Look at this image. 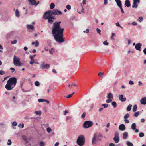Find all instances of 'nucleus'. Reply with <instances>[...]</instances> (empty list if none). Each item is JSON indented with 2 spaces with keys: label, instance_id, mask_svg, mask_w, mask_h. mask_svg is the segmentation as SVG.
Returning a JSON list of instances; mask_svg holds the SVG:
<instances>
[{
  "label": "nucleus",
  "instance_id": "49530a36",
  "mask_svg": "<svg viewBox=\"0 0 146 146\" xmlns=\"http://www.w3.org/2000/svg\"><path fill=\"white\" fill-rule=\"evenodd\" d=\"M139 112H137L135 113L133 115L135 117H137L139 115Z\"/></svg>",
  "mask_w": 146,
  "mask_h": 146
},
{
  "label": "nucleus",
  "instance_id": "bf43d9fd",
  "mask_svg": "<svg viewBox=\"0 0 146 146\" xmlns=\"http://www.w3.org/2000/svg\"><path fill=\"white\" fill-rule=\"evenodd\" d=\"M44 99H39L38 100V101L39 102H44Z\"/></svg>",
  "mask_w": 146,
  "mask_h": 146
},
{
  "label": "nucleus",
  "instance_id": "7c9ffc66",
  "mask_svg": "<svg viewBox=\"0 0 146 146\" xmlns=\"http://www.w3.org/2000/svg\"><path fill=\"white\" fill-rule=\"evenodd\" d=\"M35 113L36 115H40L41 114V111H35Z\"/></svg>",
  "mask_w": 146,
  "mask_h": 146
},
{
  "label": "nucleus",
  "instance_id": "f03ea898",
  "mask_svg": "<svg viewBox=\"0 0 146 146\" xmlns=\"http://www.w3.org/2000/svg\"><path fill=\"white\" fill-rule=\"evenodd\" d=\"M17 79L15 77L11 78L7 81L5 88L8 90H11L15 87Z\"/></svg>",
  "mask_w": 146,
  "mask_h": 146
},
{
  "label": "nucleus",
  "instance_id": "58836bf2",
  "mask_svg": "<svg viewBox=\"0 0 146 146\" xmlns=\"http://www.w3.org/2000/svg\"><path fill=\"white\" fill-rule=\"evenodd\" d=\"M17 42V40H15L13 41H11V44H16Z\"/></svg>",
  "mask_w": 146,
  "mask_h": 146
},
{
  "label": "nucleus",
  "instance_id": "ddd939ff",
  "mask_svg": "<svg viewBox=\"0 0 146 146\" xmlns=\"http://www.w3.org/2000/svg\"><path fill=\"white\" fill-rule=\"evenodd\" d=\"M22 139L25 143H27L29 141L30 139L27 138L26 136L23 135L22 136Z\"/></svg>",
  "mask_w": 146,
  "mask_h": 146
},
{
  "label": "nucleus",
  "instance_id": "3c124183",
  "mask_svg": "<svg viewBox=\"0 0 146 146\" xmlns=\"http://www.w3.org/2000/svg\"><path fill=\"white\" fill-rule=\"evenodd\" d=\"M12 124L14 126H16L17 125V123L15 121H14L12 123Z\"/></svg>",
  "mask_w": 146,
  "mask_h": 146
},
{
  "label": "nucleus",
  "instance_id": "de8ad7c7",
  "mask_svg": "<svg viewBox=\"0 0 146 146\" xmlns=\"http://www.w3.org/2000/svg\"><path fill=\"white\" fill-rule=\"evenodd\" d=\"M66 8L67 9L70 10L71 9V6L70 5H68L66 6Z\"/></svg>",
  "mask_w": 146,
  "mask_h": 146
},
{
  "label": "nucleus",
  "instance_id": "ea45409f",
  "mask_svg": "<svg viewBox=\"0 0 146 146\" xmlns=\"http://www.w3.org/2000/svg\"><path fill=\"white\" fill-rule=\"evenodd\" d=\"M48 22L49 23H50V24H51L53 22V20H52V19H51L50 18L48 19Z\"/></svg>",
  "mask_w": 146,
  "mask_h": 146
},
{
  "label": "nucleus",
  "instance_id": "f8f14e48",
  "mask_svg": "<svg viewBox=\"0 0 146 146\" xmlns=\"http://www.w3.org/2000/svg\"><path fill=\"white\" fill-rule=\"evenodd\" d=\"M136 125L135 123H133L131 126V128L133 130H135V133H137L139 132V130L138 129H136Z\"/></svg>",
  "mask_w": 146,
  "mask_h": 146
},
{
  "label": "nucleus",
  "instance_id": "473e14b6",
  "mask_svg": "<svg viewBox=\"0 0 146 146\" xmlns=\"http://www.w3.org/2000/svg\"><path fill=\"white\" fill-rule=\"evenodd\" d=\"M130 116V115L128 113L126 114L124 116V118L125 119H127Z\"/></svg>",
  "mask_w": 146,
  "mask_h": 146
},
{
  "label": "nucleus",
  "instance_id": "2f4dec72",
  "mask_svg": "<svg viewBox=\"0 0 146 146\" xmlns=\"http://www.w3.org/2000/svg\"><path fill=\"white\" fill-rule=\"evenodd\" d=\"M46 131L48 133H50L52 132V129L48 127L46 129Z\"/></svg>",
  "mask_w": 146,
  "mask_h": 146
},
{
  "label": "nucleus",
  "instance_id": "7ed1b4c3",
  "mask_svg": "<svg viewBox=\"0 0 146 146\" xmlns=\"http://www.w3.org/2000/svg\"><path fill=\"white\" fill-rule=\"evenodd\" d=\"M76 142L78 145L80 146L84 145L85 142L84 136L82 135H80L77 140Z\"/></svg>",
  "mask_w": 146,
  "mask_h": 146
},
{
  "label": "nucleus",
  "instance_id": "c03bdc74",
  "mask_svg": "<svg viewBox=\"0 0 146 146\" xmlns=\"http://www.w3.org/2000/svg\"><path fill=\"white\" fill-rule=\"evenodd\" d=\"M144 133L143 132H141L139 134V136L140 137H144Z\"/></svg>",
  "mask_w": 146,
  "mask_h": 146
},
{
  "label": "nucleus",
  "instance_id": "412c9836",
  "mask_svg": "<svg viewBox=\"0 0 146 146\" xmlns=\"http://www.w3.org/2000/svg\"><path fill=\"white\" fill-rule=\"evenodd\" d=\"M31 5H35L36 3V0H28Z\"/></svg>",
  "mask_w": 146,
  "mask_h": 146
},
{
  "label": "nucleus",
  "instance_id": "680f3d73",
  "mask_svg": "<svg viewBox=\"0 0 146 146\" xmlns=\"http://www.w3.org/2000/svg\"><path fill=\"white\" fill-rule=\"evenodd\" d=\"M129 84L130 85H133L134 84L133 82L131 80L129 81Z\"/></svg>",
  "mask_w": 146,
  "mask_h": 146
},
{
  "label": "nucleus",
  "instance_id": "9d476101",
  "mask_svg": "<svg viewBox=\"0 0 146 146\" xmlns=\"http://www.w3.org/2000/svg\"><path fill=\"white\" fill-rule=\"evenodd\" d=\"M40 66L42 69H44L45 68L48 69L50 67V65L49 64H45L44 63H43L41 64Z\"/></svg>",
  "mask_w": 146,
  "mask_h": 146
},
{
  "label": "nucleus",
  "instance_id": "20e7f679",
  "mask_svg": "<svg viewBox=\"0 0 146 146\" xmlns=\"http://www.w3.org/2000/svg\"><path fill=\"white\" fill-rule=\"evenodd\" d=\"M13 64L16 66L20 67L22 65L20 61V59L18 57L14 56L13 58Z\"/></svg>",
  "mask_w": 146,
  "mask_h": 146
},
{
  "label": "nucleus",
  "instance_id": "f704fd0d",
  "mask_svg": "<svg viewBox=\"0 0 146 146\" xmlns=\"http://www.w3.org/2000/svg\"><path fill=\"white\" fill-rule=\"evenodd\" d=\"M143 18L142 17H139V18L138 19V21L140 22H141L143 21Z\"/></svg>",
  "mask_w": 146,
  "mask_h": 146
},
{
  "label": "nucleus",
  "instance_id": "6e6d98bb",
  "mask_svg": "<svg viewBox=\"0 0 146 146\" xmlns=\"http://www.w3.org/2000/svg\"><path fill=\"white\" fill-rule=\"evenodd\" d=\"M115 35V34L114 33H112V36L111 37V39L112 40H113L114 39V38H113V36H114Z\"/></svg>",
  "mask_w": 146,
  "mask_h": 146
},
{
  "label": "nucleus",
  "instance_id": "c9c22d12",
  "mask_svg": "<svg viewBox=\"0 0 146 146\" xmlns=\"http://www.w3.org/2000/svg\"><path fill=\"white\" fill-rule=\"evenodd\" d=\"M55 7V5L53 3H51L50 5V8L51 9H53Z\"/></svg>",
  "mask_w": 146,
  "mask_h": 146
},
{
  "label": "nucleus",
  "instance_id": "72a5a7b5",
  "mask_svg": "<svg viewBox=\"0 0 146 146\" xmlns=\"http://www.w3.org/2000/svg\"><path fill=\"white\" fill-rule=\"evenodd\" d=\"M74 93V92L72 94H69L66 96V98H70Z\"/></svg>",
  "mask_w": 146,
  "mask_h": 146
},
{
  "label": "nucleus",
  "instance_id": "2eb2a0df",
  "mask_svg": "<svg viewBox=\"0 0 146 146\" xmlns=\"http://www.w3.org/2000/svg\"><path fill=\"white\" fill-rule=\"evenodd\" d=\"M119 128L120 130L124 131L125 129V127L124 124H121L119 126Z\"/></svg>",
  "mask_w": 146,
  "mask_h": 146
},
{
  "label": "nucleus",
  "instance_id": "423d86ee",
  "mask_svg": "<svg viewBox=\"0 0 146 146\" xmlns=\"http://www.w3.org/2000/svg\"><path fill=\"white\" fill-rule=\"evenodd\" d=\"M101 140V139L98 138V133H96L94 135L92 139V143L93 145H94L96 143V142Z\"/></svg>",
  "mask_w": 146,
  "mask_h": 146
},
{
  "label": "nucleus",
  "instance_id": "5701e85b",
  "mask_svg": "<svg viewBox=\"0 0 146 146\" xmlns=\"http://www.w3.org/2000/svg\"><path fill=\"white\" fill-rule=\"evenodd\" d=\"M15 15L17 17L20 16L19 12L18 9H16L15 11Z\"/></svg>",
  "mask_w": 146,
  "mask_h": 146
},
{
  "label": "nucleus",
  "instance_id": "6ab92c4d",
  "mask_svg": "<svg viewBox=\"0 0 146 146\" xmlns=\"http://www.w3.org/2000/svg\"><path fill=\"white\" fill-rule=\"evenodd\" d=\"M125 6H126L127 7H129L130 6V2L129 0H126L125 2Z\"/></svg>",
  "mask_w": 146,
  "mask_h": 146
},
{
  "label": "nucleus",
  "instance_id": "39448f33",
  "mask_svg": "<svg viewBox=\"0 0 146 146\" xmlns=\"http://www.w3.org/2000/svg\"><path fill=\"white\" fill-rule=\"evenodd\" d=\"M93 122L91 121H86L84 123L83 127L87 128L91 127L93 125Z\"/></svg>",
  "mask_w": 146,
  "mask_h": 146
},
{
  "label": "nucleus",
  "instance_id": "0e129e2a",
  "mask_svg": "<svg viewBox=\"0 0 146 146\" xmlns=\"http://www.w3.org/2000/svg\"><path fill=\"white\" fill-rule=\"evenodd\" d=\"M68 113V110H66L64 111V115H66V114Z\"/></svg>",
  "mask_w": 146,
  "mask_h": 146
},
{
  "label": "nucleus",
  "instance_id": "338daca9",
  "mask_svg": "<svg viewBox=\"0 0 146 146\" xmlns=\"http://www.w3.org/2000/svg\"><path fill=\"white\" fill-rule=\"evenodd\" d=\"M10 69L12 70V72L13 73L15 71V69L14 68H10Z\"/></svg>",
  "mask_w": 146,
  "mask_h": 146
},
{
  "label": "nucleus",
  "instance_id": "393cba45",
  "mask_svg": "<svg viewBox=\"0 0 146 146\" xmlns=\"http://www.w3.org/2000/svg\"><path fill=\"white\" fill-rule=\"evenodd\" d=\"M138 5L137 4V3L133 2L132 7L133 8H137V7Z\"/></svg>",
  "mask_w": 146,
  "mask_h": 146
},
{
  "label": "nucleus",
  "instance_id": "9b49d317",
  "mask_svg": "<svg viewBox=\"0 0 146 146\" xmlns=\"http://www.w3.org/2000/svg\"><path fill=\"white\" fill-rule=\"evenodd\" d=\"M141 44L140 43H138L135 46V48L137 50H138L139 51H141Z\"/></svg>",
  "mask_w": 146,
  "mask_h": 146
},
{
  "label": "nucleus",
  "instance_id": "dca6fc26",
  "mask_svg": "<svg viewBox=\"0 0 146 146\" xmlns=\"http://www.w3.org/2000/svg\"><path fill=\"white\" fill-rule=\"evenodd\" d=\"M123 95H120L119 96V99L121 102H125L126 100V98L125 97L123 98Z\"/></svg>",
  "mask_w": 146,
  "mask_h": 146
},
{
  "label": "nucleus",
  "instance_id": "774afa93",
  "mask_svg": "<svg viewBox=\"0 0 146 146\" xmlns=\"http://www.w3.org/2000/svg\"><path fill=\"white\" fill-rule=\"evenodd\" d=\"M143 53H144V54L146 55V48H145L143 50Z\"/></svg>",
  "mask_w": 146,
  "mask_h": 146
},
{
  "label": "nucleus",
  "instance_id": "1a4fd4ad",
  "mask_svg": "<svg viewBox=\"0 0 146 146\" xmlns=\"http://www.w3.org/2000/svg\"><path fill=\"white\" fill-rule=\"evenodd\" d=\"M113 140L116 143H117L119 141V133L118 132H115Z\"/></svg>",
  "mask_w": 146,
  "mask_h": 146
},
{
  "label": "nucleus",
  "instance_id": "e2e57ef3",
  "mask_svg": "<svg viewBox=\"0 0 146 146\" xmlns=\"http://www.w3.org/2000/svg\"><path fill=\"white\" fill-rule=\"evenodd\" d=\"M132 25L134 26H136L137 25V23L135 21L133 22L132 23Z\"/></svg>",
  "mask_w": 146,
  "mask_h": 146
},
{
  "label": "nucleus",
  "instance_id": "09e8293b",
  "mask_svg": "<svg viewBox=\"0 0 146 146\" xmlns=\"http://www.w3.org/2000/svg\"><path fill=\"white\" fill-rule=\"evenodd\" d=\"M8 142L7 143V145L9 146L11 145L12 143L11 140L10 139H9L8 140Z\"/></svg>",
  "mask_w": 146,
  "mask_h": 146
},
{
  "label": "nucleus",
  "instance_id": "4d7b16f0",
  "mask_svg": "<svg viewBox=\"0 0 146 146\" xmlns=\"http://www.w3.org/2000/svg\"><path fill=\"white\" fill-rule=\"evenodd\" d=\"M5 74V72L3 70H0V74L1 75H3Z\"/></svg>",
  "mask_w": 146,
  "mask_h": 146
},
{
  "label": "nucleus",
  "instance_id": "4c0bfd02",
  "mask_svg": "<svg viewBox=\"0 0 146 146\" xmlns=\"http://www.w3.org/2000/svg\"><path fill=\"white\" fill-rule=\"evenodd\" d=\"M49 51L51 54H52L54 52V50L53 48H52L49 50Z\"/></svg>",
  "mask_w": 146,
  "mask_h": 146
},
{
  "label": "nucleus",
  "instance_id": "c756f323",
  "mask_svg": "<svg viewBox=\"0 0 146 146\" xmlns=\"http://www.w3.org/2000/svg\"><path fill=\"white\" fill-rule=\"evenodd\" d=\"M103 75L104 73L103 72H100L98 73V75L101 77H103Z\"/></svg>",
  "mask_w": 146,
  "mask_h": 146
},
{
  "label": "nucleus",
  "instance_id": "f3484780",
  "mask_svg": "<svg viewBox=\"0 0 146 146\" xmlns=\"http://www.w3.org/2000/svg\"><path fill=\"white\" fill-rule=\"evenodd\" d=\"M27 27L28 29L31 30V31L33 30L34 29V27L31 25H27Z\"/></svg>",
  "mask_w": 146,
  "mask_h": 146
},
{
  "label": "nucleus",
  "instance_id": "4be33fe9",
  "mask_svg": "<svg viewBox=\"0 0 146 146\" xmlns=\"http://www.w3.org/2000/svg\"><path fill=\"white\" fill-rule=\"evenodd\" d=\"M32 45L35 44V46L36 47H37L38 46L39 43L38 42L37 40H36L35 42H32Z\"/></svg>",
  "mask_w": 146,
  "mask_h": 146
},
{
  "label": "nucleus",
  "instance_id": "8fccbe9b",
  "mask_svg": "<svg viewBox=\"0 0 146 146\" xmlns=\"http://www.w3.org/2000/svg\"><path fill=\"white\" fill-rule=\"evenodd\" d=\"M96 31L100 35L101 34V30L98 29V28L96 29Z\"/></svg>",
  "mask_w": 146,
  "mask_h": 146
},
{
  "label": "nucleus",
  "instance_id": "a878e982",
  "mask_svg": "<svg viewBox=\"0 0 146 146\" xmlns=\"http://www.w3.org/2000/svg\"><path fill=\"white\" fill-rule=\"evenodd\" d=\"M132 106V105L129 104L127 108V111H129L131 110V107Z\"/></svg>",
  "mask_w": 146,
  "mask_h": 146
},
{
  "label": "nucleus",
  "instance_id": "13d9d810",
  "mask_svg": "<svg viewBox=\"0 0 146 146\" xmlns=\"http://www.w3.org/2000/svg\"><path fill=\"white\" fill-rule=\"evenodd\" d=\"M103 43L105 45H108V43L107 42V41H104Z\"/></svg>",
  "mask_w": 146,
  "mask_h": 146
},
{
  "label": "nucleus",
  "instance_id": "bb28decb",
  "mask_svg": "<svg viewBox=\"0 0 146 146\" xmlns=\"http://www.w3.org/2000/svg\"><path fill=\"white\" fill-rule=\"evenodd\" d=\"M137 108V106L136 105H135L133 106V111L134 112L136 111Z\"/></svg>",
  "mask_w": 146,
  "mask_h": 146
},
{
  "label": "nucleus",
  "instance_id": "a18cd8bd",
  "mask_svg": "<svg viewBox=\"0 0 146 146\" xmlns=\"http://www.w3.org/2000/svg\"><path fill=\"white\" fill-rule=\"evenodd\" d=\"M18 126L19 127L23 128L24 127V124L23 123L22 124H19L18 125Z\"/></svg>",
  "mask_w": 146,
  "mask_h": 146
},
{
  "label": "nucleus",
  "instance_id": "a19ab883",
  "mask_svg": "<svg viewBox=\"0 0 146 146\" xmlns=\"http://www.w3.org/2000/svg\"><path fill=\"white\" fill-rule=\"evenodd\" d=\"M34 84L36 86H38L40 85V83H39V82L38 81H36L35 82V84Z\"/></svg>",
  "mask_w": 146,
  "mask_h": 146
},
{
  "label": "nucleus",
  "instance_id": "cd10ccee",
  "mask_svg": "<svg viewBox=\"0 0 146 146\" xmlns=\"http://www.w3.org/2000/svg\"><path fill=\"white\" fill-rule=\"evenodd\" d=\"M126 144L128 146H134L129 141L127 142Z\"/></svg>",
  "mask_w": 146,
  "mask_h": 146
},
{
  "label": "nucleus",
  "instance_id": "e433bc0d",
  "mask_svg": "<svg viewBox=\"0 0 146 146\" xmlns=\"http://www.w3.org/2000/svg\"><path fill=\"white\" fill-rule=\"evenodd\" d=\"M112 100L110 99H108L106 100V102L107 103H109L111 102Z\"/></svg>",
  "mask_w": 146,
  "mask_h": 146
},
{
  "label": "nucleus",
  "instance_id": "864d4df0",
  "mask_svg": "<svg viewBox=\"0 0 146 146\" xmlns=\"http://www.w3.org/2000/svg\"><path fill=\"white\" fill-rule=\"evenodd\" d=\"M115 25L116 26H117L120 27L121 28H123L120 25L119 23L118 22H117L116 23Z\"/></svg>",
  "mask_w": 146,
  "mask_h": 146
},
{
  "label": "nucleus",
  "instance_id": "aec40b11",
  "mask_svg": "<svg viewBox=\"0 0 146 146\" xmlns=\"http://www.w3.org/2000/svg\"><path fill=\"white\" fill-rule=\"evenodd\" d=\"M115 1L119 7L122 6L121 2L120 0H115Z\"/></svg>",
  "mask_w": 146,
  "mask_h": 146
},
{
  "label": "nucleus",
  "instance_id": "0eeeda50",
  "mask_svg": "<svg viewBox=\"0 0 146 146\" xmlns=\"http://www.w3.org/2000/svg\"><path fill=\"white\" fill-rule=\"evenodd\" d=\"M51 15H52L51 10H49L46 12L44 14L43 17L45 19H48L50 18Z\"/></svg>",
  "mask_w": 146,
  "mask_h": 146
},
{
  "label": "nucleus",
  "instance_id": "c85d7f7f",
  "mask_svg": "<svg viewBox=\"0 0 146 146\" xmlns=\"http://www.w3.org/2000/svg\"><path fill=\"white\" fill-rule=\"evenodd\" d=\"M111 104L114 108H115L117 106V104L115 101L113 102Z\"/></svg>",
  "mask_w": 146,
  "mask_h": 146
},
{
  "label": "nucleus",
  "instance_id": "5fc2aeb1",
  "mask_svg": "<svg viewBox=\"0 0 146 146\" xmlns=\"http://www.w3.org/2000/svg\"><path fill=\"white\" fill-rule=\"evenodd\" d=\"M85 115H86V113L85 112H84L83 113V114L82 115L81 117L82 118H84L85 117Z\"/></svg>",
  "mask_w": 146,
  "mask_h": 146
},
{
  "label": "nucleus",
  "instance_id": "a211bd4d",
  "mask_svg": "<svg viewBox=\"0 0 146 146\" xmlns=\"http://www.w3.org/2000/svg\"><path fill=\"white\" fill-rule=\"evenodd\" d=\"M107 98L108 99H110L113 100V96L112 93H110L108 94L107 96Z\"/></svg>",
  "mask_w": 146,
  "mask_h": 146
},
{
  "label": "nucleus",
  "instance_id": "79ce46f5",
  "mask_svg": "<svg viewBox=\"0 0 146 146\" xmlns=\"http://www.w3.org/2000/svg\"><path fill=\"white\" fill-rule=\"evenodd\" d=\"M101 106L105 108H107L108 106V104H103Z\"/></svg>",
  "mask_w": 146,
  "mask_h": 146
},
{
  "label": "nucleus",
  "instance_id": "4468645a",
  "mask_svg": "<svg viewBox=\"0 0 146 146\" xmlns=\"http://www.w3.org/2000/svg\"><path fill=\"white\" fill-rule=\"evenodd\" d=\"M140 102L142 105H145L146 104V97H144L141 98L140 100Z\"/></svg>",
  "mask_w": 146,
  "mask_h": 146
},
{
  "label": "nucleus",
  "instance_id": "69168bd1",
  "mask_svg": "<svg viewBox=\"0 0 146 146\" xmlns=\"http://www.w3.org/2000/svg\"><path fill=\"white\" fill-rule=\"evenodd\" d=\"M124 121H125V123H128L129 122V120L128 119H125L124 120Z\"/></svg>",
  "mask_w": 146,
  "mask_h": 146
},
{
  "label": "nucleus",
  "instance_id": "052dcab7",
  "mask_svg": "<svg viewBox=\"0 0 146 146\" xmlns=\"http://www.w3.org/2000/svg\"><path fill=\"white\" fill-rule=\"evenodd\" d=\"M30 58L31 60V61H34V59L33 58V56L31 55L29 57Z\"/></svg>",
  "mask_w": 146,
  "mask_h": 146
},
{
  "label": "nucleus",
  "instance_id": "6e6552de",
  "mask_svg": "<svg viewBox=\"0 0 146 146\" xmlns=\"http://www.w3.org/2000/svg\"><path fill=\"white\" fill-rule=\"evenodd\" d=\"M51 12L52 15H59L62 14V12L58 10H51Z\"/></svg>",
  "mask_w": 146,
  "mask_h": 146
},
{
  "label": "nucleus",
  "instance_id": "f257e3e1",
  "mask_svg": "<svg viewBox=\"0 0 146 146\" xmlns=\"http://www.w3.org/2000/svg\"><path fill=\"white\" fill-rule=\"evenodd\" d=\"M61 22H56L53 23L52 27V33L54 35L56 40L60 43L64 41V38L63 37L64 29L61 28L60 26Z\"/></svg>",
  "mask_w": 146,
  "mask_h": 146
},
{
  "label": "nucleus",
  "instance_id": "b1692460",
  "mask_svg": "<svg viewBox=\"0 0 146 146\" xmlns=\"http://www.w3.org/2000/svg\"><path fill=\"white\" fill-rule=\"evenodd\" d=\"M128 133L127 132H125L123 133V138L124 139H126L128 136Z\"/></svg>",
  "mask_w": 146,
  "mask_h": 146
},
{
  "label": "nucleus",
  "instance_id": "603ef678",
  "mask_svg": "<svg viewBox=\"0 0 146 146\" xmlns=\"http://www.w3.org/2000/svg\"><path fill=\"white\" fill-rule=\"evenodd\" d=\"M68 87H70V86H77V85H76L75 84H73V83H72L71 85H70V84H69L68 85Z\"/></svg>",
  "mask_w": 146,
  "mask_h": 146
},
{
  "label": "nucleus",
  "instance_id": "37998d69",
  "mask_svg": "<svg viewBox=\"0 0 146 146\" xmlns=\"http://www.w3.org/2000/svg\"><path fill=\"white\" fill-rule=\"evenodd\" d=\"M40 146H44L45 143L43 141H41L40 143Z\"/></svg>",
  "mask_w": 146,
  "mask_h": 146
}]
</instances>
